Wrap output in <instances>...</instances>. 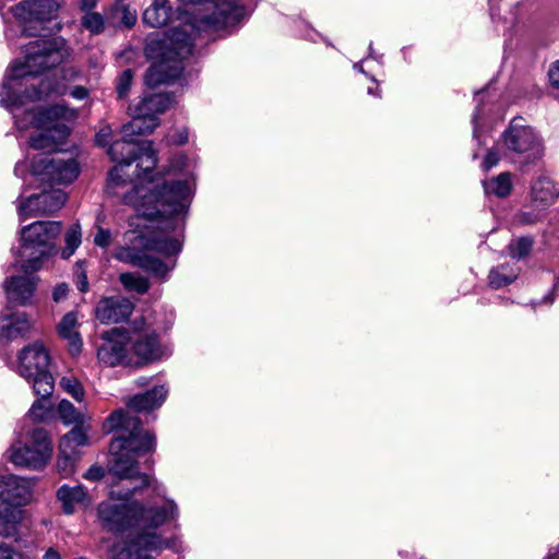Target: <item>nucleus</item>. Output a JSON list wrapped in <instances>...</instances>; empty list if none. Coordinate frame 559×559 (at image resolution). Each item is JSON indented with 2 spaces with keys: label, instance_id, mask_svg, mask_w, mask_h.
<instances>
[{
  "label": "nucleus",
  "instance_id": "1",
  "mask_svg": "<svg viewBox=\"0 0 559 559\" xmlns=\"http://www.w3.org/2000/svg\"><path fill=\"white\" fill-rule=\"evenodd\" d=\"M25 61L14 63L0 87V104L10 108L20 130L28 127L39 130L29 139L34 150L53 151L70 134L66 122L76 118V111L64 104L32 108L19 114L26 100H40L50 92V83L41 81L38 86H26L23 94L17 87L24 85L27 76H36L43 71L62 63L70 55L62 37H38L25 45Z\"/></svg>",
  "mask_w": 559,
  "mask_h": 559
},
{
  "label": "nucleus",
  "instance_id": "2",
  "mask_svg": "<svg viewBox=\"0 0 559 559\" xmlns=\"http://www.w3.org/2000/svg\"><path fill=\"white\" fill-rule=\"evenodd\" d=\"M191 187L187 180L163 181L153 187L140 186L123 198L136 212V217L157 223V231L129 230L126 239L129 246L119 248L115 258L152 273L165 277L174 267L148 252H158L165 257L176 255L182 245L177 237H170L169 231L183 226V217L191 201Z\"/></svg>",
  "mask_w": 559,
  "mask_h": 559
},
{
  "label": "nucleus",
  "instance_id": "3",
  "mask_svg": "<svg viewBox=\"0 0 559 559\" xmlns=\"http://www.w3.org/2000/svg\"><path fill=\"white\" fill-rule=\"evenodd\" d=\"M108 431H115L109 445L108 471L119 479H139L140 485L127 492L117 493L119 499L129 500L134 492L144 487H152L162 496L165 488L147 474L139 472L140 456L154 451L155 436L142 427L141 419L129 411L117 409L106 420Z\"/></svg>",
  "mask_w": 559,
  "mask_h": 559
},
{
  "label": "nucleus",
  "instance_id": "4",
  "mask_svg": "<svg viewBox=\"0 0 559 559\" xmlns=\"http://www.w3.org/2000/svg\"><path fill=\"white\" fill-rule=\"evenodd\" d=\"M61 231L59 222H34L21 230L22 245L20 255L24 259L25 273L38 271L43 262L56 252L53 240Z\"/></svg>",
  "mask_w": 559,
  "mask_h": 559
},
{
  "label": "nucleus",
  "instance_id": "5",
  "mask_svg": "<svg viewBox=\"0 0 559 559\" xmlns=\"http://www.w3.org/2000/svg\"><path fill=\"white\" fill-rule=\"evenodd\" d=\"M107 153L110 159L118 164L109 173L108 180L110 183L118 185L120 182L119 168L130 166L133 162H136V179L151 180L148 175L155 168L157 162L156 152L151 141L134 142L133 139L123 135L121 140H117L109 145Z\"/></svg>",
  "mask_w": 559,
  "mask_h": 559
},
{
  "label": "nucleus",
  "instance_id": "6",
  "mask_svg": "<svg viewBox=\"0 0 559 559\" xmlns=\"http://www.w3.org/2000/svg\"><path fill=\"white\" fill-rule=\"evenodd\" d=\"M49 354L39 342L25 346L17 355V373L32 384L34 393L41 399H48L53 393L55 380L49 371Z\"/></svg>",
  "mask_w": 559,
  "mask_h": 559
},
{
  "label": "nucleus",
  "instance_id": "7",
  "mask_svg": "<svg viewBox=\"0 0 559 559\" xmlns=\"http://www.w3.org/2000/svg\"><path fill=\"white\" fill-rule=\"evenodd\" d=\"M9 460L17 467L38 471L44 468L52 455V442L47 430L35 428L25 440L13 442L8 450Z\"/></svg>",
  "mask_w": 559,
  "mask_h": 559
},
{
  "label": "nucleus",
  "instance_id": "8",
  "mask_svg": "<svg viewBox=\"0 0 559 559\" xmlns=\"http://www.w3.org/2000/svg\"><path fill=\"white\" fill-rule=\"evenodd\" d=\"M514 118L502 134L503 144L508 154L519 158L523 164H532L544 155V145L535 131Z\"/></svg>",
  "mask_w": 559,
  "mask_h": 559
},
{
  "label": "nucleus",
  "instance_id": "9",
  "mask_svg": "<svg viewBox=\"0 0 559 559\" xmlns=\"http://www.w3.org/2000/svg\"><path fill=\"white\" fill-rule=\"evenodd\" d=\"M31 169L36 180L49 185L71 183L80 174L76 159L60 154H38L34 157Z\"/></svg>",
  "mask_w": 559,
  "mask_h": 559
},
{
  "label": "nucleus",
  "instance_id": "10",
  "mask_svg": "<svg viewBox=\"0 0 559 559\" xmlns=\"http://www.w3.org/2000/svg\"><path fill=\"white\" fill-rule=\"evenodd\" d=\"M175 546L174 538H164L155 532L138 533L115 543L110 548L111 559H144L148 554H160Z\"/></svg>",
  "mask_w": 559,
  "mask_h": 559
},
{
  "label": "nucleus",
  "instance_id": "11",
  "mask_svg": "<svg viewBox=\"0 0 559 559\" xmlns=\"http://www.w3.org/2000/svg\"><path fill=\"white\" fill-rule=\"evenodd\" d=\"M132 332L133 336L128 335V341L131 343L133 355L138 358L135 366H144L167 356L159 335L144 318L133 321Z\"/></svg>",
  "mask_w": 559,
  "mask_h": 559
},
{
  "label": "nucleus",
  "instance_id": "12",
  "mask_svg": "<svg viewBox=\"0 0 559 559\" xmlns=\"http://www.w3.org/2000/svg\"><path fill=\"white\" fill-rule=\"evenodd\" d=\"M97 515L102 526L111 533H124L136 527L135 502L117 504L104 501L98 504Z\"/></svg>",
  "mask_w": 559,
  "mask_h": 559
},
{
  "label": "nucleus",
  "instance_id": "13",
  "mask_svg": "<svg viewBox=\"0 0 559 559\" xmlns=\"http://www.w3.org/2000/svg\"><path fill=\"white\" fill-rule=\"evenodd\" d=\"M103 344L97 349L100 362L108 367L118 365L132 366V358L128 354V333L119 328H114L102 334Z\"/></svg>",
  "mask_w": 559,
  "mask_h": 559
},
{
  "label": "nucleus",
  "instance_id": "14",
  "mask_svg": "<svg viewBox=\"0 0 559 559\" xmlns=\"http://www.w3.org/2000/svg\"><path fill=\"white\" fill-rule=\"evenodd\" d=\"M67 200V194L60 189L45 190L41 193L33 194L21 199L17 205V213L21 221L37 215H48L60 210Z\"/></svg>",
  "mask_w": 559,
  "mask_h": 559
},
{
  "label": "nucleus",
  "instance_id": "15",
  "mask_svg": "<svg viewBox=\"0 0 559 559\" xmlns=\"http://www.w3.org/2000/svg\"><path fill=\"white\" fill-rule=\"evenodd\" d=\"M136 508V527L141 528L139 533L156 532L159 526L176 521L179 516V510L173 499H166L162 506H144L135 502Z\"/></svg>",
  "mask_w": 559,
  "mask_h": 559
},
{
  "label": "nucleus",
  "instance_id": "16",
  "mask_svg": "<svg viewBox=\"0 0 559 559\" xmlns=\"http://www.w3.org/2000/svg\"><path fill=\"white\" fill-rule=\"evenodd\" d=\"M559 191L547 177L536 179L531 188V203L537 212L522 211L520 219L525 224H534L542 218V212L550 206L557 199Z\"/></svg>",
  "mask_w": 559,
  "mask_h": 559
},
{
  "label": "nucleus",
  "instance_id": "17",
  "mask_svg": "<svg viewBox=\"0 0 559 559\" xmlns=\"http://www.w3.org/2000/svg\"><path fill=\"white\" fill-rule=\"evenodd\" d=\"M32 499V484L15 475H0V503L23 509Z\"/></svg>",
  "mask_w": 559,
  "mask_h": 559
},
{
  "label": "nucleus",
  "instance_id": "18",
  "mask_svg": "<svg viewBox=\"0 0 559 559\" xmlns=\"http://www.w3.org/2000/svg\"><path fill=\"white\" fill-rule=\"evenodd\" d=\"M57 11L52 0H25L11 8V12L23 23H45Z\"/></svg>",
  "mask_w": 559,
  "mask_h": 559
},
{
  "label": "nucleus",
  "instance_id": "19",
  "mask_svg": "<svg viewBox=\"0 0 559 559\" xmlns=\"http://www.w3.org/2000/svg\"><path fill=\"white\" fill-rule=\"evenodd\" d=\"M134 309L133 302L121 296L105 297L96 306V318L105 324L127 320Z\"/></svg>",
  "mask_w": 559,
  "mask_h": 559
},
{
  "label": "nucleus",
  "instance_id": "20",
  "mask_svg": "<svg viewBox=\"0 0 559 559\" xmlns=\"http://www.w3.org/2000/svg\"><path fill=\"white\" fill-rule=\"evenodd\" d=\"M37 276L17 275L7 278L4 289L8 300L19 306L31 302L37 285Z\"/></svg>",
  "mask_w": 559,
  "mask_h": 559
},
{
  "label": "nucleus",
  "instance_id": "21",
  "mask_svg": "<svg viewBox=\"0 0 559 559\" xmlns=\"http://www.w3.org/2000/svg\"><path fill=\"white\" fill-rule=\"evenodd\" d=\"M128 110L132 120L122 127V133L126 138L133 139L134 135L150 134L159 124V119L157 117L139 115L138 110L131 105Z\"/></svg>",
  "mask_w": 559,
  "mask_h": 559
},
{
  "label": "nucleus",
  "instance_id": "22",
  "mask_svg": "<svg viewBox=\"0 0 559 559\" xmlns=\"http://www.w3.org/2000/svg\"><path fill=\"white\" fill-rule=\"evenodd\" d=\"M31 326L25 312L3 316L0 318V337L12 340L24 336L31 330Z\"/></svg>",
  "mask_w": 559,
  "mask_h": 559
},
{
  "label": "nucleus",
  "instance_id": "23",
  "mask_svg": "<svg viewBox=\"0 0 559 559\" xmlns=\"http://www.w3.org/2000/svg\"><path fill=\"white\" fill-rule=\"evenodd\" d=\"M167 390L163 386H155L142 394L131 397L127 405L135 412H147L159 407L165 401Z\"/></svg>",
  "mask_w": 559,
  "mask_h": 559
},
{
  "label": "nucleus",
  "instance_id": "24",
  "mask_svg": "<svg viewBox=\"0 0 559 559\" xmlns=\"http://www.w3.org/2000/svg\"><path fill=\"white\" fill-rule=\"evenodd\" d=\"M171 103L173 98L170 95L159 93L144 96L131 106L138 110L139 115L157 117V115L165 112Z\"/></svg>",
  "mask_w": 559,
  "mask_h": 559
},
{
  "label": "nucleus",
  "instance_id": "25",
  "mask_svg": "<svg viewBox=\"0 0 559 559\" xmlns=\"http://www.w3.org/2000/svg\"><path fill=\"white\" fill-rule=\"evenodd\" d=\"M24 520V510L0 503V537H13Z\"/></svg>",
  "mask_w": 559,
  "mask_h": 559
},
{
  "label": "nucleus",
  "instance_id": "26",
  "mask_svg": "<svg viewBox=\"0 0 559 559\" xmlns=\"http://www.w3.org/2000/svg\"><path fill=\"white\" fill-rule=\"evenodd\" d=\"M76 313L71 311L63 316L57 326L59 336L69 342L70 352L73 355L79 354L82 347V340L76 331Z\"/></svg>",
  "mask_w": 559,
  "mask_h": 559
},
{
  "label": "nucleus",
  "instance_id": "27",
  "mask_svg": "<svg viewBox=\"0 0 559 559\" xmlns=\"http://www.w3.org/2000/svg\"><path fill=\"white\" fill-rule=\"evenodd\" d=\"M171 16L173 9L168 0H153L143 13V22L151 27H162Z\"/></svg>",
  "mask_w": 559,
  "mask_h": 559
},
{
  "label": "nucleus",
  "instance_id": "28",
  "mask_svg": "<svg viewBox=\"0 0 559 559\" xmlns=\"http://www.w3.org/2000/svg\"><path fill=\"white\" fill-rule=\"evenodd\" d=\"M57 497L62 504V511L66 514H72L75 511V506L84 502L86 492L80 485L73 487L63 485L58 489Z\"/></svg>",
  "mask_w": 559,
  "mask_h": 559
},
{
  "label": "nucleus",
  "instance_id": "29",
  "mask_svg": "<svg viewBox=\"0 0 559 559\" xmlns=\"http://www.w3.org/2000/svg\"><path fill=\"white\" fill-rule=\"evenodd\" d=\"M518 278V271L509 264H501L490 270L488 275V283L493 289H499Z\"/></svg>",
  "mask_w": 559,
  "mask_h": 559
},
{
  "label": "nucleus",
  "instance_id": "30",
  "mask_svg": "<svg viewBox=\"0 0 559 559\" xmlns=\"http://www.w3.org/2000/svg\"><path fill=\"white\" fill-rule=\"evenodd\" d=\"M512 180L510 173H501L485 183V191L499 198H506L511 193Z\"/></svg>",
  "mask_w": 559,
  "mask_h": 559
},
{
  "label": "nucleus",
  "instance_id": "31",
  "mask_svg": "<svg viewBox=\"0 0 559 559\" xmlns=\"http://www.w3.org/2000/svg\"><path fill=\"white\" fill-rule=\"evenodd\" d=\"M80 456V450L64 451L62 448H59V455L57 460V467L59 473L63 477L71 476L75 471V464L79 461Z\"/></svg>",
  "mask_w": 559,
  "mask_h": 559
},
{
  "label": "nucleus",
  "instance_id": "32",
  "mask_svg": "<svg viewBox=\"0 0 559 559\" xmlns=\"http://www.w3.org/2000/svg\"><path fill=\"white\" fill-rule=\"evenodd\" d=\"M81 26L91 35H99L106 28V20L99 12H85L80 19Z\"/></svg>",
  "mask_w": 559,
  "mask_h": 559
},
{
  "label": "nucleus",
  "instance_id": "33",
  "mask_svg": "<svg viewBox=\"0 0 559 559\" xmlns=\"http://www.w3.org/2000/svg\"><path fill=\"white\" fill-rule=\"evenodd\" d=\"M86 444V433L81 428L74 427L60 439L59 448H62L64 451L79 450L80 447Z\"/></svg>",
  "mask_w": 559,
  "mask_h": 559
},
{
  "label": "nucleus",
  "instance_id": "34",
  "mask_svg": "<svg viewBox=\"0 0 559 559\" xmlns=\"http://www.w3.org/2000/svg\"><path fill=\"white\" fill-rule=\"evenodd\" d=\"M120 283L127 290L145 294L150 288V282L146 277L134 273H122L119 276Z\"/></svg>",
  "mask_w": 559,
  "mask_h": 559
},
{
  "label": "nucleus",
  "instance_id": "35",
  "mask_svg": "<svg viewBox=\"0 0 559 559\" xmlns=\"http://www.w3.org/2000/svg\"><path fill=\"white\" fill-rule=\"evenodd\" d=\"M81 238V226L79 224H73L67 230L64 236L66 247L61 251V257L63 259H69L75 252L82 242Z\"/></svg>",
  "mask_w": 559,
  "mask_h": 559
},
{
  "label": "nucleus",
  "instance_id": "36",
  "mask_svg": "<svg viewBox=\"0 0 559 559\" xmlns=\"http://www.w3.org/2000/svg\"><path fill=\"white\" fill-rule=\"evenodd\" d=\"M58 414L60 419L67 424H82L84 415L79 412L71 402L62 400L58 405Z\"/></svg>",
  "mask_w": 559,
  "mask_h": 559
},
{
  "label": "nucleus",
  "instance_id": "37",
  "mask_svg": "<svg viewBox=\"0 0 559 559\" xmlns=\"http://www.w3.org/2000/svg\"><path fill=\"white\" fill-rule=\"evenodd\" d=\"M59 384L62 390L70 394L75 401L81 402L83 400L84 390L76 378L72 376L62 377Z\"/></svg>",
  "mask_w": 559,
  "mask_h": 559
},
{
  "label": "nucleus",
  "instance_id": "38",
  "mask_svg": "<svg viewBox=\"0 0 559 559\" xmlns=\"http://www.w3.org/2000/svg\"><path fill=\"white\" fill-rule=\"evenodd\" d=\"M533 241L527 237L519 238L509 245L510 255L513 259H522L532 250Z\"/></svg>",
  "mask_w": 559,
  "mask_h": 559
},
{
  "label": "nucleus",
  "instance_id": "39",
  "mask_svg": "<svg viewBox=\"0 0 559 559\" xmlns=\"http://www.w3.org/2000/svg\"><path fill=\"white\" fill-rule=\"evenodd\" d=\"M133 72L131 69L122 71L118 79L116 91L120 99L127 98L132 85Z\"/></svg>",
  "mask_w": 559,
  "mask_h": 559
},
{
  "label": "nucleus",
  "instance_id": "40",
  "mask_svg": "<svg viewBox=\"0 0 559 559\" xmlns=\"http://www.w3.org/2000/svg\"><path fill=\"white\" fill-rule=\"evenodd\" d=\"M74 276L76 278V287L81 293L88 290V281L85 270V262L80 260L75 263Z\"/></svg>",
  "mask_w": 559,
  "mask_h": 559
},
{
  "label": "nucleus",
  "instance_id": "41",
  "mask_svg": "<svg viewBox=\"0 0 559 559\" xmlns=\"http://www.w3.org/2000/svg\"><path fill=\"white\" fill-rule=\"evenodd\" d=\"M94 242L98 247L107 248L111 242L110 231L108 229H104V228L99 227L94 237Z\"/></svg>",
  "mask_w": 559,
  "mask_h": 559
},
{
  "label": "nucleus",
  "instance_id": "42",
  "mask_svg": "<svg viewBox=\"0 0 559 559\" xmlns=\"http://www.w3.org/2000/svg\"><path fill=\"white\" fill-rule=\"evenodd\" d=\"M0 559H23V556L20 551L2 543L0 544Z\"/></svg>",
  "mask_w": 559,
  "mask_h": 559
},
{
  "label": "nucleus",
  "instance_id": "43",
  "mask_svg": "<svg viewBox=\"0 0 559 559\" xmlns=\"http://www.w3.org/2000/svg\"><path fill=\"white\" fill-rule=\"evenodd\" d=\"M500 160V155L498 152L490 150L487 152L484 160H483V168L485 170H489L493 166H496Z\"/></svg>",
  "mask_w": 559,
  "mask_h": 559
},
{
  "label": "nucleus",
  "instance_id": "44",
  "mask_svg": "<svg viewBox=\"0 0 559 559\" xmlns=\"http://www.w3.org/2000/svg\"><path fill=\"white\" fill-rule=\"evenodd\" d=\"M69 294V285L67 283L58 284L52 290V299L56 302H60L66 299Z\"/></svg>",
  "mask_w": 559,
  "mask_h": 559
},
{
  "label": "nucleus",
  "instance_id": "45",
  "mask_svg": "<svg viewBox=\"0 0 559 559\" xmlns=\"http://www.w3.org/2000/svg\"><path fill=\"white\" fill-rule=\"evenodd\" d=\"M46 409L43 406L41 402L38 400L33 403L31 409H29V416L33 417L35 420L41 421L45 418Z\"/></svg>",
  "mask_w": 559,
  "mask_h": 559
},
{
  "label": "nucleus",
  "instance_id": "46",
  "mask_svg": "<svg viewBox=\"0 0 559 559\" xmlns=\"http://www.w3.org/2000/svg\"><path fill=\"white\" fill-rule=\"evenodd\" d=\"M548 76L551 85L556 88H559V62L556 61L551 64Z\"/></svg>",
  "mask_w": 559,
  "mask_h": 559
},
{
  "label": "nucleus",
  "instance_id": "47",
  "mask_svg": "<svg viewBox=\"0 0 559 559\" xmlns=\"http://www.w3.org/2000/svg\"><path fill=\"white\" fill-rule=\"evenodd\" d=\"M104 469L100 466H92L84 474V477L90 480H98L104 477Z\"/></svg>",
  "mask_w": 559,
  "mask_h": 559
},
{
  "label": "nucleus",
  "instance_id": "48",
  "mask_svg": "<svg viewBox=\"0 0 559 559\" xmlns=\"http://www.w3.org/2000/svg\"><path fill=\"white\" fill-rule=\"evenodd\" d=\"M479 119H480V108L479 105H477L473 117H472V123H473V136L475 139L479 138Z\"/></svg>",
  "mask_w": 559,
  "mask_h": 559
},
{
  "label": "nucleus",
  "instance_id": "49",
  "mask_svg": "<svg viewBox=\"0 0 559 559\" xmlns=\"http://www.w3.org/2000/svg\"><path fill=\"white\" fill-rule=\"evenodd\" d=\"M97 5V0H80L79 7L82 11V14H85V12H95V8Z\"/></svg>",
  "mask_w": 559,
  "mask_h": 559
},
{
  "label": "nucleus",
  "instance_id": "50",
  "mask_svg": "<svg viewBox=\"0 0 559 559\" xmlns=\"http://www.w3.org/2000/svg\"><path fill=\"white\" fill-rule=\"evenodd\" d=\"M136 22V15L133 12H130L129 10H123V16H122V23L127 27H132Z\"/></svg>",
  "mask_w": 559,
  "mask_h": 559
},
{
  "label": "nucleus",
  "instance_id": "51",
  "mask_svg": "<svg viewBox=\"0 0 559 559\" xmlns=\"http://www.w3.org/2000/svg\"><path fill=\"white\" fill-rule=\"evenodd\" d=\"M71 95L76 99H84L88 95V91L83 86H75L71 91Z\"/></svg>",
  "mask_w": 559,
  "mask_h": 559
},
{
  "label": "nucleus",
  "instance_id": "52",
  "mask_svg": "<svg viewBox=\"0 0 559 559\" xmlns=\"http://www.w3.org/2000/svg\"><path fill=\"white\" fill-rule=\"evenodd\" d=\"M43 559H62V557L57 549H55L53 547H49L45 551Z\"/></svg>",
  "mask_w": 559,
  "mask_h": 559
},
{
  "label": "nucleus",
  "instance_id": "53",
  "mask_svg": "<svg viewBox=\"0 0 559 559\" xmlns=\"http://www.w3.org/2000/svg\"><path fill=\"white\" fill-rule=\"evenodd\" d=\"M108 132H105L104 130H102L99 133L96 134V142L102 145V146H105L107 145V136H108Z\"/></svg>",
  "mask_w": 559,
  "mask_h": 559
},
{
  "label": "nucleus",
  "instance_id": "54",
  "mask_svg": "<svg viewBox=\"0 0 559 559\" xmlns=\"http://www.w3.org/2000/svg\"><path fill=\"white\" fill-rule=\"evenodd\" d=\"M188 141V134L187 133H181L180 134V139L178 141L179 144H183Z\"/></svg>",
  "mask_w": 559,
  "mask_h": 559
},
{
  "label": "nucleus",
  "instance_id": "55",
  "mask_svg": "<svg viewBox=\"0 0 559 559\" xmlns=\"http://www.w3.org/2000/svg\"><path fill=\"white\" fill-rule=\"evenodd\" d=\"M554 293H555L556 295H559V280H558V281L555 283V285H554Z\"/></svg>",
  "mask_w": 559,
  "mask_h": 559
},
{
  "label": "nucleus",
  "instance_id": "56",
  "mask_svg": "<svg viewBox=\"0 0 559 559\" xmlns=\"http://www.w3.org/2000/svg\"><path fill=\"white\" fill-rule=\"evenodd\" d=\"M354 69L359 71V72H364L362 67L360 66V63H355L354 64Z\"/></svg>",
  "mask_w": 559,
  "mask_h": 559
},
{
  "label": "nucleus",
  "instance_id": "57",
  "mask_svg": "<svg viewBox=\"0 0 559 559\" xmlns=\"http://www.w3.org/2000/svg\"><path fill=\"white\" fill-rule=\"evenodd\" d=\"M130 225H131V226H135L136 228H139V227H140V225H139V224H135L134 222H131V223H130Z\"/></svg>",
  "mask_w": 559,
  "mask_h": 559
},
{
  "label": "nucleus",
  "instance_id": "58",
  "mask_svg": "<svg viewBox=\"0 0 559 559\" xmlns=\"http://www.w3.org/2000/svg\"><path fill=\"white\" fill-rule=\"evenodd\" d=\"M368 93L369 94H373V90L372 88H368Z\"/></svg>",
  "mask_w": 559,
  "mask_h": 559
},
{
  "label": "nucleus",
  "instance_id": "59",
  "mask_svg": "<svg viewBox=\"0 0 559 559\" xmlns=\"http://www.w3.org/2000/svg\"><path fill=\"white\" fill-rule=\"evenodd\" d=\"M370 53L372 52V44L369 46Z\"/></svg>",
  "mask_w": 559,
  "mask_h": 559
}]
</instances>
